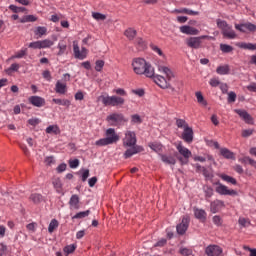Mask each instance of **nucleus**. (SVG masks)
<instances>
[{
	"label": "nucleus",
	"instance_id": "obj_1",
	"mask_svg": "<svg viewBox=\"0 0 256 256\" xmlns=\"http://www.w3.org/2000/svg\"><path fill=\"white\" fill-rule=\"evenodd\" d=\"M132 69L136 75H145V77L153 78L155 68L143 58H134L132 60Z\"/></svg>",
	"mask_w": 256,
	"mask_h": 256
},
{
	"label": "nucleus",
	"instance_id": "obj_2",
	"mask_svg": "<svg viewBox=\"0 0 256 256\" xmlns=\"http://www.w3.org/2000/svg\"><path fill=\"white\" fill-rule=\"evenodd\" d=\"M158 71L160 73H164L166 75V78L161 75H153L154 82L158 87H161V89H169L171 87V84L169 83L173 77H175V74H173V71L169 69L167 66H159Z\"/></svg>",
	"mask_w": 256,
	"mask_h": 256
},
{
	"label": "nucleus",
	"instance_id": "obj_3",
	"mask_svg": "<svg viewBox=\"0 0 256 256\" xmlns=\"http://www.w3.org/2000/svg\"><path fill=\"white\" fill-rule=\"evenodd\" d=\"M106 137L101 138L95 142L96 147H105L107 145H113L119 141V134L115 132L113 128H109L105 133Z\"/></svg>",
	"mask_w": 256,
	"mask_h": 256
},
{
	"label": "nucleus",
	"instance_id": "obj_4",
	"mask_svg": "<svg viewBox=\"0 0 256 256\" xmlns=\"http://www.w3.org/2000/svg\"><path fill=\"white\" fill-rule=\"evenodd\" d=\"M98 101H100L105 107H117L125 104L124 98L119 96H109L107 93L100 95L98 97Z\"/></svg>",
	"mask_w": 256,
	"mask_h": 256
},
{
	"label": "nucleus",
	"instance_id": "obj_5",
	"mask_svg": "<svg viewBox=\"0 0 256 256\" xmlns=\"http://www.w3.org/2000/svg\"><path fill=\"white\" fill-rule=\"evenodd\" d=\"M203 39H207L208 41H215L214 37L203 35L200 37H190L186 39V45L191 47L192 49H200Z\"/></svg>",
	"mask_w": 256,
	"mask_h": 256
},
{
	"label": "nucleus",
	"instance_id": "obj_6",
	"mask_svg": "<svg viewBox=\"0 0 256 256\" xmlns=\"http://www.w3.org/2000/svg\"><path fill=\"white\" fill-rule=\"evenodd\" d=\"M176 149H177L178 153L181 155V156L177 157L178 161H180L181 165H187V163H189V158L192 155L190 150L188 148H186L185 146H183V144H181V143H179L176 146Z\"/></svg>",
	"mask_w": 256,
	"mask_h": 256
},
{
	"label": "nucleus",
	"instance_id": "obj_7",
	"mask_svg": "<svg viewBox=\"0 0 256 256\" xmlns=\"http://www.w3.org/2000/svg\"><path fill=\"white\" fill-rule=\"evenodd\" d=\"M124 147H134L137 146V134L131 130L125 132V136L122 139Z\"/></svg>",
	"mask_w": 256,
	"mask_h": 256
},
{
	"label": "nucleus",
	"instance_id": "obj_8",
	"mask_svg": "<svg viewBox=\"0 0 256 256\" xmlns=\"http://www.w3.org/2000/svg\"><path fill=\"white\" fill-rule=\"evenodd\" d=\"M106 120L112 127H117L121 125V123H125L127 120L125 119V116L121 113H112L107 116Z\"/></svg>",
	"mask_w": 256,
	"mask_h": 256
},
{
	"label": "nucleus",
	"instance_id": "obj_9",
	"mask_svg": "<svg viewBox=\"0 0 256 256\" xmlns=\"http://www.w3.org/2000/svg\"><path fill=\"white\" fill-rule=\"evenodd\" d=\"M73 53H74L75 59H80V61H83V59H87L88 50L85 47H82V49H80L79 44L74 42L73 43Z\"/></svg>",
	"mask_w": 256,
	"mask_h": 256
},
{
	"label": "nucleus",
	"instance_id": "obj_10",
	"mask_svg": "<svg viewBox=\"0 0 256 256\" xmlns=\"http://www.w3.org/2000/svg\"><path fill=\"white\" fill-rule=\"evenodd\" d=\"M205 254L207 256H223V248L219 245H209L205 248Z\"/></svg>",
	"mask_w": 256,
	"mask_h": 256
},
{
	"label": "nucleus",
	"instance_id": "obj_11",
	"mask_svg": "<svg viewBox=\"0 0 256 256\" xmlns=\"http://www.w3.org/2000/svg\"><path fill=\"white\" fill-rule=\"evenodd\" d=\"M235 29L237 31H240L241 33H245V31H251L252 33H256V25L251 22L235 24Z\"/></svg>",
	"mask_w": 256,
	"mask_h": 256
},
{
	"label": "nucleus",
	"instance_id": "obj_12",
	"mask_svg": "<svg viewBox=\"0 0 256 256\" xmlns=\"http://www.w3.org/2000/svg\"><path fill=\"white\" fill-rule=\"evenodd\" d=\"M189 229V217L184 216L180 224L176 226V231L178 235H185Z\"/></svg>",
	"mask_w": 256,
	"mask_h": 256
},
{
	"label": "nucleus",
	"instance_id": "obj_13",
	"mask_svg": "<svg viewBox=\"0 0 256 256\" xmlns=\"http://www.w3.org/2000/svg\"><path fill=\"white\" fill-rule=\"evenodd\" d=\"M52 45H53V41L42 40V41L31 42L29 44V47L31 49H46L47 47H51Z\"/></svg>",
	"mask_w": 256,
	"mask_h": 256
},
{
	"label": "nucleus",
	"instance_id": "obj_14",
	"mask_svg": "<svg viewBox=\"0 0 256 256\" xmlns=\"http://www.w3.org/2000/svg\"><path fill=\"white\" fill-rule=\"evenodd\" d=\"M216 193H218L219 195H237V191L229 189L227 186L219 183L216 187Z\"/></svg>",
	"mask_w": 256,
	"mask_h": 256
},
{
	"label": "nucleus",
	"instance_id": "obj_15",
	"mask_svg": "<svg viewBox=\"0 0 256 256\" xmlns=\"http://www.w3.org/2000/svg\"><path fill=\"white\" fill-rule=\"evenodd\" d=\"M126 37L130 41H133V39H134V43L136 45H138V47H140V49H145V47H147V43H145L144 39L139 38V37H135V33H128V34H126Z\"/></svg>",
	"mask_w": 256,
	"mask_h": 256
},
{
	"label": "nucleus",
	"instance_id": "obj_16",
	"mask_svg": "<svg viewBox=\"0 0 256 256\" xmlns=\"http://www.w3.org/2000/svg\"><path fill=\"white\" fill-rule=\"evenodd\" d=\"M193 135V128L188 126L182 132V139L185 143H193Z\"/></svg>",
	"mask_w": 256,
	"mask_h": 256
},
{
	"label": "nucleus",
	"instance_id": "obj_17",
	"mask_svg": "<svg viewBox=\"0 0 256 256\" xmlns=\"http://www.w3.org/2000/svg\"><path fill=\"white\" fill-rule=\"evenodd\" d=\"M234 111L237 113V115H239V117H241V119H243V121H245V123L248 125L253 124V117L250 116L247 111L241 109H236Z\"/></svg>",
	"mask_w": 256,
	"mask_h": 256
},
{
	"label": "nucleus",
	"instance_id": "obj_18",
	"mask_svg": "<svg viewBox=\"0 0 256 256\" xmlns=\"http://www.w3.org/2000/svg\"><path fill=\"white\" fill-rule=\"evenodd\" d=\"M225 207V202L221 200H214L210 204V211L211 213H219Z\"/></svg>",
	"mask_w": 256,
	"mask_h": 256
},
{
	"label": "nucleus",
	"instance_id": "obj_19",
	"mask_svg": "<svg viewBox=\"0 0 256 256\" xmlns=\"http://www.w3.org/2000/svg\"><path fill=\"white\" fill-rule=\"evenodd\" d=\"M143 151V147L141 146H130L124 153L125 159H129V157H133V155H137V153H141Z\"/></svg>",
	"mask_w": 256,
	"mask_h": 256
},
{
	"label": "nucleus",
	"instance_id": "obj_20",
	"mask_svg": "<svg viewBox=\"0 0 256 256\" xmlns=\"http://www.w3.org/2000/svg\"><path fill=\"white\" fill-rule=\"evenodd\" d=\"M29 103H31V105H34V107H44L45 99L40 96H31L29 98Z\"/></svg>",
	"mask_w": 256,
	"mask_h": 256
},
{
	"label": "nucleus",
	"instance_id": "obj_21",
	"mask_svg": "<svg viewBox=\"0 0 256 256\" xmlns=\"http://www.w3.org/2000/svg\"><path fill=\"white\" fill-rule=\"evenodd\" d=\"M55 92L59 93L60 95H65V93H67V82L58 80L55 85Z\"/></svg>",
	"mask_w": 256,
	"mask_h": 256
},
{
	"label": "nucleus",
	"instance_id": "obj_22",
	"mask_svg": "<svg viewBox=\"0 0 256 256\" xmlns=\"http://www.w3.org/2000/svg\"><path fill=\"white\" fill-rule=\"evenodd\" d=\"M160 159L162 163H165V165H175L177 163V159H175V156L167 154H160Z\"/></svg>",
	"mask_w": 256,
	"mask_h": 256
},
{
	"label": "nucleus",
	"instance_id": "obj_23",
	"mask_svg": "<svg viewBox=\"0 0 256 256\" xmlns=\"http://www.w3.org/2000/svg\"><path fill=\"white\" fill-rule=\"evenodd\" d=\"M194 216L196 217V219L201 221V223H205V221H207V212H205V210L203 209H194Z\"/></svg>",
	"mask_w": 256,
	"mask_h": 256
},
{
	"label": "nucleus",
	"instance_id": "obj_24",
	"mask_svg": "<svg viewBox=\"0 0 256 256\" xmlns=\"http://www.w3.org/2000/svg\"><path fill=\"white\" fill-rule=\"evenodd\" d=\"M236 47H239V49H245L247 51H256V44L253 43L237 42Z\"/></svg>",
	"mask_w": 256,
	"mask_h": 256
},
{
	"label": "nucleus",
	"instance_id": "obj_25",
	"mask_svg": "<svg viewBox=\"0 0 256 256\" xmlns=\"http://www.w3.org/2000/svg\"><path fill=\"white\" fill-rule=\"evenodd\" d=\"M173 13L185 14V15H199V11H193L188 8L175 9V10H173Z\"/></svg>",
	"mask_w": 256,
	"mask_h": 256
},
{
	"label": "nucleus",
	"instance_id": "obj_26",
	"mask_svg": "<svg viewBox=\"0 0 256 256\" xmlns=\"http://www.w3.org/2000/svg\"><path fill=\"white\" fill-rule=\"evenodd\" d=\"M217 27L219 29H222V31H224V33H229V31H231V26H229V24H227V21H225V20L218 19Z\"/></svg>",
	"mask_w": 256,
	"mask_h": 256
},
{
	"label": "nucleus",
	"instance_id": "obj_27",
	"mask_svg": "<svg viewBox=\"0 0 256 256\" xmlns=\"http://www.w3.org/2000/svg\"><path fill=\"white\" fill-rule=\"evenodd\" d=\"M70 209H79V196L74 194L69 200Z\"/></svg>",
	"mask_w": 256,
	"mask_h": 256
},
{
	"label": "nucleus",
	"instance_id": "obj_28",
	"mask_svg": "<svg viewBox=\"0 0 256 256\" xmlns=\"http://www.w3.org/2000/svg\"><path fill=\"white\" fill-rule=\"evenodd\" d=\"M220 154L222 157H224V159H235V154L227 148H221Z\"/></svg>",
	"mask_w": 256,
	"mask_h": 256
},
{
	"label": "nucleus",
	"instance_id": "obj_29",
	"mask_svg": "<svg viewBox=\"0 0 256 256\" xmlns=\"http://www.w3.org/2000/svg\"><path fill=\"white\" fill-rule=\"evenodd\" d=\"M52 103H55L56 105H62L63 107L71 106V101H69L68 99L53 98Z\"/></svg>",
	"mask_w": 256,
	"mask_h": 256
},
{
	"label": "nucleus",
	"instance_id": "obj_30",
	"mask_svg": "<svg viewBox=\"0 0 256 256\" xmlns=\"http://www.w3.org/2000/svg\"><path fill=\"white\" fill-rule=\"evenodd\" d=\"M230 71H231V68L229 67V65L219 66L216 69V73L218 75H229Z\"/></svg>",
	"mask_w": 256,
	"mask_h": 256
},
{
	"label": "nucleus",
	"instance_id": "obj_31",
	"mask_svg": "<svg viewBox=\"0 0 256 256\" xmlns=\"http://www.w3.org/2000/svg\"><path fill=\"white\" fill-rule=\"evenodd\" d=\"M219 177L220 179H222V181H225L226 183H231V185H237V180L227 174H220Z\"/></svg>",
	"mask_w": 256,
	"mask_h": 256
},
{
	"label": "nucleus",
	"instance_id": "obj_32",
	"mask_svg": "<svg viewBox=\"0 0 256 256\" xmlns=\"http://www.w3.org/2000/svg\"><path fill=\"white\" fill-rule=\"evenodd\" d=\"M37 18L35 15H26L20 18V23H35Z\"/></svg>",
	"mask_w": 256,
	"mask_h": 256
},
{
	"label": "nucleus",
	"instance_id": "obj_33",
	"mask_svg": "<svg viewBox=\"0 0 256 256\" xmlns=\"http://www.w3.org/2000/svg\"><path fill=\"white\" fill-rule=\"evenodd\" d=\"M52 185L56 189L57 193H61V189H63V184L61 183L60 178H54L52 181Z\"/></svg>",
	"mask_w": 256,
	"mask_h": 256
},
{
	"label": "nucleus",
	"instance_id": "obj_34",
	"mask_svg": "<svg viewBox=\"0 0 256 256\" xmlns=\"http://www.w3.org/2000/svg\"><path fill=\"white\" fill-rule=\"evenodd\" d=\"M89 215H91V210H86V211L76 213L72 217V219H85V217H89Z\"/></svg>",
	"mask_w": 256,
	"mask_h": 256
},
{
	"label": "nucleus",
	"instance_id": "obj_35",
	"mask_svg": "<svg viewBox=\"0 0 256 256\" xmlns=\"http://www.w3.org/2000/svg\"><path fill=\"white\" fill-rule=\"evenodd\" d=\"M150 149H152V151H155V153H159L160 151L163 150V145H161V143L158 142H153L149 144Z\"/></svg>",
	"mask_w": 256,
	"mask_h": 256
},
{
	"label": "nucleus",
	"instance_id": "obj_36",
	"mask_svg": "<svg viewBox=\"0 0 256 256\" xmlns=\"http://www.w3.org/2000/svg\"><path fill=\"white\" fill-rule=\"evenodd\" d=\"M92 17L95 19V21H105L107 19V15L99 13V12H92Z\"/></svg>",
	"mask_w": 256,
	"mask_h": 256
},
{
	"label": "nucleus",
	"instance_id": "obj_37",
	"mask_svg": "<svg viewBox=\"0 0 256 256\" xmlns=\"http://www.w3.org/2000/svg\"><path fill=\"white\" fill-rule=\"evenodd\" d=\"M181 33H199V30L191 26H182L180 27Z\"/></svg>",
	"mask_w": 256,
	"mask_h": 256
},
{
	"label": "nucleus",
	"instance_id": "obj_38",
	"mask_svg": "<svg viewBox=\"0 0 256 256\" xmlns=\"http://www.w3.org/2000/svg\"><path fill=\"white\" fill-rule=\"evenodd\" d=\"M57 227H59V221H57V219H52L48 226V233H53Z\"/></svg>",
	"mask_w": 256,
	"mask_h": 256
},
{
	"label": "nucleus",
	"instance_id": "obj_39",
	"mask_svg": "<svg viewBox=\"0 0 256 256\" xmlns=\"http://www.w3.org/2000/svg\"><path fill=\"white\" fill-rule=\"evenodd\" d=\"M30 201H33L35 204L41 203L43 201V196L41 194H31Z\"/></svg>",
	"mask_w": 256,
	"mask_h": 256
},
{
	"label": "nucleus",
	"instance_id": "obj_40",
	"mask_svg": "<svg viewBox=\"0 0 256 256\" xmlns=\"http://www.w3.org/2000/svg\"><path fill=\"white\" fill-rule=\"evenodd\" d=\"M46 133L51 134L54 133V135H58L59 133V126L57 125H50L46 128Z\"/></svg>",
	"mask_w": 256,
	"mask_h": 256
},
{
	"label": "nucleus",
	"instance_id": "obj_41",
	"mask_svg": "<svg viewBox=\"0 0 256 256\" xmlns=\"http://www.w3.org/2000/svg\"><path fill=\"white\" fill-rule=\"evenodd\" d=\"M176 125L178 129H187L189 127V124L184 119H177L176 120Z\"/></svg>",
	"mask_w": 256,
	"mask_h": 256
},
{
	"label": "nucleus",
	"instance_id": "obj_42",
	"mask_svg": "<svg viewBox=\"0 0 256 256\" xmlns=\"http://www.w3.org/2000/svg\"><path fill=\"white\" fill-rule=\"evenodd\" d=\"M196 99L200 105H204V107H207V101H205V98L203 97V94L201 92H196Z\"/></svg>",
	"mask_w": 256,
	"mask_h": 256
},
{
	"label": "nucleus",
	"instance_id": "obj_43",
	"mask_svg": "<svg viewBox=\"0 0 256 256\" xmlns=\"http://www.w3.org/2000/svg\"><path fill=\"white\" fill-rule=\"evenodd\" d=\"M27 55V48L22 49L13 56V59H23Z\"/></svg>",
	"mask_w": 256,
	"mask_h": 256
},
{
	"label": "nucleus",
	"instance_id": "obj_44",
	"mask_svg": "<svg viewBox=\"0 0 256 256\" xmlns=\"http://www.w3.org/2000/svg\"><path fill=\"white\" fill-rule=\"evenodd\" d=\"M238 223L241 225V227H249V225H251V220L240 217Z\"/></svg>",
	"mask_w": 256,
	"mask_h": 256
},
{
	"label": "nucleus",
	"instance_id": "obj_45",
	"mask_svg": "<svg viewBox=\"0 0 256 256\" xmlns=\"http://www.w3.org/2000/svg\"><path fill=\"white\" fill-rule=\"evenodd\" d=\"M76 249H77V245L71 244L64 247V253H67V255H69L71 253H74Z\"/></svg>",
	"mask_w": 256,
	"mask_h": 256
},
{
	"label": "nucleus",
	"instance_id": "obj_46",
	"mask_svg": "<svg viewBox=\"0 0 256 256\" xmlns=\"http://www.w3.org/2000/svg\"><path fill=\"white\" fill-rule=\"evenodd\" d=\"M103 67H105V61L97 60L95 62V71L101 72L103 71Z\"/></svg>",
	"mask_w": 256,
	"mask_h": 256
},
{
	"label": "nucleus",
	"instance_id": "obj_47",
	"mask_svg": "<svg viewBox=\"0 0 256 256\" xmlns=\"http://www.w3.org/2000/svg\"><path fill=\"white\" fill-rule=\"evenodd\" d=\"M180 255L183 256H190L193 255V250L189 249V248H180L179 250Z\"/></svg>",
	"mask_w": 256,
	"mask_h": 256
},
{
	"label": "nucleus",
	"instance_id": "obj_48",
	"mask_svg": "<svg viewBox=\"0 0 256 256\" xmlns=\"http://www.w3.org/2000/svg\"><path fill=\"white\" fill-rule=\"evenodd\" d=\"M220 50L222 53H231L233 51V47L227 45V44H221L220 45Z\"/></svg>",
	"mask_w": 256,
	"mask_h": 256
},
{
	"label": "nucleus",
	"instance_id": "obj_49",
	"mask_svg": "<svg viewBox=\"0 0 256 256\" xmlns=\"http://www.w3.org/2000/svg\"><path fill=\"white\" fill-rule=\"evenodd\" d=\"M12 71H19V64L17 63L11 64V66L8 69H6V73L8 75H11Z\"/></svg>",
	"mask_w": 256,
	"mask_h": 256
},
{
	"label": "nucleus",
	"instance_id": "obj_50",
	"mask_svg": "<svg viewBox=\"0 0 256 256\" xmlns=\"http://www.w3.org/2000/svg\"><path fill=\"white\" fill-rule=\"evenodd\" d=\"M131 122L132 123H136V124H141L143 121L141 120V116H139L138 114H134L131 116Z\"/></svg>",
	"mask_w": 256,
	"mask_h": 256
},
{
	"label": "nucleus",
	"instance_id": "obj_51",
	"mask_svg": "<svg viewBox=\"0 0 256 256\" xmlns=\"http://www.w3.org/2000/svg\"><path fill=\"white\" fill-rule=\"evenodd\" d=\"M70 169H77L79 167V159L69 160Z\"/></svg>",
	"mask_w": 256,
	"mask_h": 256
},
{
	"label": "nucleus",
	"instance_id": "obj_52",
	"mask_svg": "<svg viewBox=\"0 0 256 256\" xmlns=\"http://www.w3.org/2000/svg\"><path fill=\"white\" fill-rule=\"evenodd\" d=\"M237 100V94L235 92L228 93V103H235Z\"/></svg>",
	"mask_w": 256,
	"mask_h": 256
},
{
	"label": "nucleus",
	"instance_id": "obj_53",
	"mask_svg": "<svg viewBox=\"0 0 256 256\" xmlns=\"http://www.w3.org/2000/svg\"><path fill=\"white\" fill-rule=\"evenodd\" d=\"M209 85H211V87H219V85H221V81H219L218 78H212L209 81Z\"/></svg>",
	"mask_w": 256,
	"mask_h": 256
},
{
	"label": "nucleus",
	"instance_id": "obj_54",
	"mask_svg": "<svg viewBox=\"0 0 256 256\" xmlns=\"http://www.w3.org/2000/svg\"><path fill=\"white\" fill-rule=\"evenodd\" d=\"M58 49H59L58 55L61 56V55L65 54V51L67 50V46L64 45V44L59 43L58 44Z\"/></svg>",
	"mask_w": 256,
	"mask_h": 256
},
{
	"label": "nucleus",
	"instance_id": "obj_55",
	"mask_svg": "<svg viewBox=\"0 0 256 256\" xmlns=\"http://www.w3.org/2000/svg\"><path fill=\"white\" fill-rule=\"evenodd\" d=\"M29 125H32V127H36V125H39L41 123V120L39 118H31L28 120Z\"/></svg>",
	"mask_w": 256,
	"mask_h": 256
},
{
	"label": "nucleus",
	"instance_id": "obj_56",
	"mask_svg": "<svg viewBox=\"0 0 256 256\" xmlns=\"http://www.w3.org/2000/svg\"><path fill=\"white\" fill-rule=\"evenodd\" d=\"M167 245V239L161 238L155 245L154 247H165Z\"/></svg>",
	"mask_w": 256,
	"mask_h": 256
},
{
	"label": "nucleus",
	"instance_id": "obj_57",
	"mask_svg": "<svg viewBox=\"0 0 256 256\" xmlns=\"http://www.w3.org/2000/svg\"><path fill=\"white\" fill-rule=\"evenodd\" d=\"M246 89L248 91L256 93V83L255 82H251L248 86H246Z\"/></svg>",
	"mask_w": 256,
	"mask_h": 256
},
{
	"label": "nucleus",
	"instance_id": "obj_58",
	"mask_svg": "<svg viewBox=\"0 0 256 256\" xmlns=\"http://www.w3.org/2000/svg\"><path fill=\"white\" fill-rule=\"evenodd\" d=\"M213 223L219 227V225H222L223 221L221 220L220 216L216 215L213 217Z\"/></svg>",
	"mask_w": 256,
	"mask_h": 256
},
{
	"label": "nucleus",
	"instance_id": "obj_59",
	"mask_svg": "<svg viewBox=\"0 0 256 256\" xmlns=\"http://www.w3.org/2000/svg\"><path fill=\"white\" fill-rule=\"evenodd\" d=\"M42 77H44L46 79V81H51V79H52L51 72L49 70H45L42 73Z\"/></svg>",
	"mask_w": 256,
	"mask_h": 256
},
{
	"label": "nucleus",
	"instance_id": "obj_60",
	"mask_svg": "<svg viewBox=\"0 0 256 256\" xmlns=\"http://www.w3.org/2000/svg\"><path fill=\"white\" fill-rule=\"evenodd\" d=\"M152 51H154L155 53H158V55L162 56L163 55V51H161L159 49V47L155 46V44H151L150 45Z\"/></svg>",
	"mask_w": 256,
	"mask_h": 256
},
{
	"label": "nucleus",
	"instance_id": "obj_61",
	"mask_svg": "<svg viewBox=\"0 0 256 256\" xmlns=\"http://www.w3.org/2000/svg\"><path fill=\"white\" fill-rule=\"evenodd\" d=\"M219 87H220V90L222 91V93H224V94L227 93V91H229V86H227V84H225V83L220 82Z\"/></svg>",
	"mask_w": 256,
	"mask_h": 256
},
{
	"label": "nucleus",
	"instance_id": "obj_62",
	"mask_svg": "<svg viewBox=\"0 0 256 256\" xmlns=\"http://www.w3.org/2000/svg\"><path fill=\"white\" fill-rule=\"evenodd\" d=\"M253 135V130L247 129L242 131V137H251Z\"/></svg>",
	"mask_w": 256,
	"mask_h": 256
},
{
	"label": "nucleus",
	"instance_id": "obj_63",
	"mask_svg": "<svg viewBox=\"0 0 256 256\" xmlns=\"http://www.w3.org/2000/svg\"><path fill=\"white\" fill-rule=\"evenodd\" d=\"M66 170H67V164H65V163H62V164H60V165L57 167L58 173H63V171H66Z\"/></svg>",
	"mask_w": 256,
	"mask_h": 256
},
{
	"label": "nucleus",
	"instance_id": "obj_64",
	"mask_svg": "<svg viewBox=\"0 0 256 256\" xmlns=\"http://www.w3.org/2000/svg\"><path fill=\"white\" fill-rule=\"evenodd\" d=\"M244 249L250 252V256H256V249L249 248L248 246H245Z\"/></svg>",
	"mask_w": 256,
	"mask_h": 256
}]
</instances>
